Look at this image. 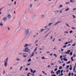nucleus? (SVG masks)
<instances>
[{
  "mask_svg": "<svg viewBox=\"0 0 76 76\" xmlns=\"http://www.w3.org/2000/svg\"><path fill=\"white\" fill-rule=\"evenodd\" d=\"M59 69H62V67H60Z\"/></svg>",
  "mask_w": 76,
  "mask_h": 76,
  "instance_id": "nucleus-47",
  "label": "nucleus"
},
{
  "mask_svg": "<svg viewBox=\"0 0 76 76\" xmlns=\"http://www.w3.org/2000/svg\"><path fill=\"white\" fill-rule=\"evenodd\" d=\"M23 56L24 57H26V55H23Z\"/></svg>",
  "mask_w": 76,
  "mask_h": 76,
  "instance_id": "nucleus-46",
  "label": "nucleus"
},
{
  "mask_svg": "<svg viewBox=\"0 0 76 76\" xmlns=\"http://www.w3.org/2000/svg\"><path fill=\"white\" fill-rule=\"evenodd\" d=\"M71 75H72V76H73V73H71Z\"/></svg>",
  "mask_w": 76,
  "mask_h": 76,
  "instance_id": "nucleus-60",
  "label": "nucleus"
},
{
  "mask_svg": "<svg viewBox=\"0 0 76 76\" xmlns=\"http://www.w3.org/2000/svg\"><path fill=\"white\" fill-rule=\"evenodd\" d=\"M30 7H32V4H30Z\"/></svg>",
  "mask_w": 76,
  "mask_h": 76,
  "instance_id": "nucleus-21",
  "label": "nucleus"
},
{
  "mask_svg": "<svg viewBox=\"0 0 76 76\" xmlns=\"http://www.w3.org/2000/svg\"><path fill=\"white\" fill-rule=\"evenodd\" d=\"M24 51L25 52H28L30 51V49H28V48L26 47L25 48V49H24Z\"/></svg>",
  "mask_w": 76,
  "mask_h": 76,
  "instance_id": "nucleus-1",
  "label": "nucleus"
},
{
  "mask_svg": "<svg viewBox=\"0 0 76 76\" xmlns=\"http://www.w3.org/2000/svg\"><path fill=\"white\" fill-rule=\"evenodd\" d=\"M7 17H5L3 19V20L4 21V22H6V21H7Z\"/></svg>",
  "mask_w": 76,
  "mask_h": 76,
  "instance_id": "nucleus-2",
  "label": "nucleus"
},
{
  "mask_svg": "<svg viewBox=\"0 0 76 76\" xmlns=\"http://www.w3.org/2000/svg\"><path fill=\"white\" fill-rule=\"evenodd\" d=\"M63 59L64 61H65V60H66V58H64Z\"/></svg>",
  "mask_w": 76,
  "mask_h": 76,
  "instance_id": "nucleus-49",
  "label": "nucleus"
},
{
  "mask_svg": "<svg viewBox=\"0 0 76 76\" xmlns=\"http://www.w3.org/2000/svg\"><path fill=\"white\" fill-rule=\"evenodd\" d=\"M69 8H67V9H66L65 10L66 12H67V11H68V10H69Z\"/></svg>",
  "mask_w": 76,
  "mask_h": 76,
  "instance_id": "nucleus-17",
  "label": "nucleus"
},
{
  "mask_svg": "<svg viewBox=\"0 0 76 76\" xmlns=\"http://www.w3.org/2000/svg\"><path fill=\"white\" fill-rule=\"evenodd\" d=\"M70 51H71L70 50H68L67 52H65V53L66 54H69V53L70 52Z\"/></svg>",
  "mask_w": 76,
  "mask_h": 76,
  "instance_id": "nucleus-4",
  "label": "nucleus"
},
{
  "mask_svg": "<svg viewBox=\"0 0 76 76\" xmlns=\"http://www.w3.org/2000/svg\"><path fill=\"white\" fill-rule=\"evenodd\" d=\"M52 76H55V74H54V75H52Z\"/></svg>",
  "mask_w": 76,
  "mask_h": 76,
  "instance_id": "nucleus-64",
  "label": "nucleus"
},
{
  "mask_svg": "<svg viewBox=\"0 0 76 76\" xmlns=\"http://www.w3.org/2000/svg\"><path fill=\"white\" fill-rule=\"evenodd\" d=\"M59 12L60 13H61L63 12V10H61L59 11Z\"/></svg>",
  "mask_w": 76,
  "mask_h": 76,
  "instance_id": "nucleus-14",
  "label": "nucleus"
},
{
  "mask_svg": "<svg viewBox=\"0 0 76 76\" xmlns=\"http://www.w3.org/2000/svg\"><path fill=\"white\" fill-rule=\"evenodd\" d=\"M37 47H36L34 49V51L35 52V51H37Z\"/></svg>",
  "mask_w": 76,
  "mask_h": 76,
  "instance_id": "nucleus-22",
  "label": "nucleus"
},
{
  "mask_svg": "<svg viewBox=\"0 0 76 76\" xmlns=\"http://www.w3.org/2000/svg\"><path fill=\"white\" fill-rule=\"evenodd\" d=\"M54 56H55V57H56V58L57 57V55H56V54H54Z\"/></svg>",
  "mask_w": 76,
  "mask_h": 76,
  "instance_id": "nucleus-27",
  "label": "nucleus"
},
{
  "mask_svg": "<svg viewBox=\"0 0 76 76\" xmlns=\"http://www.w3.org/2000/svg\"><path fill=\"white\" fill-rule=\"evenodd\" d=\"M8 58H9L7 57V58L4 61V63H7V61H8Z\"/></svg>",
  "mask_w": 76,
  "mask_h": 76,
  "instance_id": "nucleus-3",
  "label": "nucleus"
},
{
  "mask_svg": "<svg viewBox=\"0 0 76 76\" xmlns=\"http://www.w3.org/2000/svg\"><path fill=\"white\" fill-rule=\"evenodd\" d=\"M42 72L44 74H45V75H47V73H45V72H44L42 71Z\"/></svg>",
  "mask_w": 76,
  "mask_h": 76,
  "instance_id": "nucleus-19",
  "label": "nucleus"
},
{
  "mask_svg": "<svg viewBox=\"0 0 76 76\" xmlns=\"http://www.w3.org/2000/svg\"><path fill=\"white\" fill-rule=\"evenodd\" d=\"M16 1H15V2H14V4H15V5H16Z\"/></svg>",
  "mask_w": 76,
  "mask_h": 76,
  "instance_id": "nucleus-45",
  "label": "nucleus"
},
{
  "mask_svg": "<svg viewBox=\"0 0 76 76\" xmlns=\"http://www.w3.org/2000/svg\"><path fill=\"white\" fill-rule=\"evenodd\" d=\"M67 45H65L63 46V48H66V47Z\"/></svg>",
  "mask_w": 76,
  "mask_h": 76,
  "instance_id": "nucleus-38",
  "label": "nucleus"
},
{
  "mask_svg": "<svg viewBox=\"0 0 76 76\" xmlns=\"http://www.w3.org/2000/svg\"><path fill=\"white\" fill-rule=\"evenodd\" d=\"M3 26V23L2 22H1L0 23V26Z\"/></svg>",
  "mask_w": 76,
  "mask_h": 76,
  "instance_id": "nucleus-8",
  "label": "nucleus"
},
{
  "mask_svg": "<svg viewBox=\"0 0 76 76\" xmlns=\"http://www.w3.org/2000/svg\"><path fill=\"white\" fill-rule=\"evenodd\" d=\"M72 32H73V31L72 30H71L69 31V33H70V34H72Z\"/></svg>",
  "mask_w": 76,
  "mask_h": 76,
  "instance_id": "nucleus-26",
  "label": "nucleus"
},
{
  "mask_svg": "<svg viewBox=\"0 0 76 76\" xmlns=\"http://www.w3.org/2000/svg\"><path fill=\"white\" fill-rule=\"evenodd\" d=\"M25 70L26 71L28 70V68H26L25 69Z\"/></svg>",
  "mask_w": 76,
  "mask_h": 76,
  "instance_id": "nucleus-53",
  "label": "nucleus"
},
{
  "mask_svg": "<svg viewBox=\"0 0 76 76\" xmlns=\"http://www.w3.org/2000/svg\"><path fill=\"white\" fill-rule=\"evenodd\" d=\"M52 38H53V36H50V39H52Z\"/></svg>",
  "mask_w": 76,
  "mask_h": 76,
  "instance_id": "nucleus-43",
  "label": "nucleus"
},
{
  "mask_svg": "<svg viewBox=\"0 0 76 76\" xmlns=\"http://www.w3.org/2000/svg\"><path fill=\"white\" fill-rule=\"evenodd\" d=\"M63 7V5H60L59 6V7Z\"/></svg>",
  "mask_w": 76,
  "mask_h": 76,
  "instance_id": "nucleus-29",
  "label": "nucleus"
},
{
  "mask_svg": "<svg viewBox=\"0 0 76 76\" xmlns=\"http://www.w3.org/2000/svg\"><path fill=\"white\" fill-rule=\"evenodd\" d=\"M70 75H71V73H69V74H68V76H70Z\"/></svg>",
  "mask_w": 76,
  "mask_h": 76,
  "instance_id": "nucleus-35",
  "label": "nucleus"
},
{
  "mask_svg": "<svg viewBox=\"0 0 76 76\" xmlns=\"http://www.w3.org/2000/svg\"><path fill=\"white\" fill-rule=\"evenodd\" d=\"M65 61H67V58L65 60Z\"/></svg>",
  "mask_w": 76,
  "mask_h": 76,
  "instance_id": "nucleus-57",
  "label": "nucleus"
},
{
  "mask_svg": "<svg viewBox=\"0 0 76 76\" xmlns=\"http://www.w3.org/2000/svg\"><path fill=\"white\" fill-rule=\"evenodd\" d=\"M52 23H49L48 24V26H50V25H52Z\"/></svg>",
  "mask_w": 76,
  "mask_h": 76,
  "instance_id": "nucleus-28",
  "label": "nucleus"
},
{
  "mask_svg": "<svg viewBox=\"0 0 76 76\" xmlns=\"http://www.w3.org/2000/svg\"><path fill=\"white\" fill-rule=\"evenodd\" d=\"M75 45H76V44L75 43L74 44L72 45V46H75Z\"/></svg>",
  "mask_w": 76,
  "mask_h": 76,
  "instance_id": "nucleus-40",
  "label": "nucleus"
},
{
  "mask_svg": "<svg viewBox=\"0 0 76 76\" xmlns=\"http://www.w3.org/2000/svg\"><path fill=\"white\" fill-rule=\"evenodd\" d=\"M35 72H36V70H34V72H33V73H35Z\"/></svg>",
  "mask_w": 76,
  "mask_h": 76,
  "instance_id": "nucleus-33",
  "label": "nucleus"
},
{
  "mask_svg": "<svg viewBox=\"0 0 76 76\" xmlns=\"http://www.w3.org/2000/svg\"><path fill=\"white\" fill-rule=\"evenodd\" d=\"M72 29H75V28L74 27H73L72 28Z\"/></svg>",
  "mask_w": 76,
  "mask_h": 76,
  "instance_id": "nucleus-59",
  "label": "nucleus"
},
{
  "mask_svg": "<svg viewBox=\"0 0 76 76\" xmlns=\"http://www.w3.org/2000/svg\"><path fill=\"white\" fill-rule=\"evenodd\" d=\"M58 73H60V70H58Z\"/></svg>",
  "mask_w": 76,
  "mask_h": 76,
  "instance_id": "nucleus-56",
  "label": "nucleus"
},
{
  "mask_svg": "<svg viewBox=\"0 0 76 76\" xmlns=\"http://www.w3.org/2000/svg\"><path fill=\"white\" fill-rule=\"evenodd\" d=\"M66 25L67 26V27H68V28H70V26H69V25L68 24V23H66Z\"/></svg>",
  "mask_w": 76,
  "mask_h": 76,
  "instance_id": "nucleus-11",
  "label": "nucleus"
},
{
  "mask_svg": "<svg viewBox=\"0 0 76 76\" xmlns=\"http://www.w3.org/2000/svg\"><path fill=\"white\" fill-rule=\"evenodd\" d=\"M76 10V8H74L73 9V10Z\"/></svg>",
  "mask_w": 76,
  "mask_h": 76,
  "instance_id": "nucleus-50",
  "label": "nucleus"
},
{
  "mask_svg": "<svg viewBox=\"0 0 76 76\" xmlns=\"http://www.w3.org/2000/svg\"><path fill=\"white\" fill-rule=\"evenodd\" d=\"M70 61H69L67 62V64H70Z\"/></svg>",
  "mask_w": 76,
  "mask_h": 76,
  "instance_id": "nucleus-36",
  "label": "nucleus"
},
{
  "mask_svg": "<svg viewBox=\"0 0 76 76\" xmlns=\"http://www.w3.org/2000/svg\"><path fill=\"white\" fill-rule=\"evenodd\" d=\"M28 45L27 44H26L24 45V47H28Z\"/></svg>",
  "mask_w": 76,
  "mask_h": 76,
  "instance_id": "nucleus-13",
  "label": "nucleus"
},
{
  "mask_svg": "<svg viewBox=\"0 0 76 76\" xmlns=\"http://www.w3.org/2000/svg\"><path fill=\"white\" fill-rule=\"evenodd\" d=\"M72 16H73V18H76V17H75V15H73Z\"/></svg>",
  "mask_w": 76,
  "mask_h": 76,
  "instance_id": "nucleus-30",
  "label": "nucleus"
},
{
  "mask_svg": "<svg viewBox=\"0 0 76 76\" xmlns=\"http://www.w3.org/2000/svg\"><path fill=\"white\" fill-rule=\"evenodd\" d=\"M51 73H54V72H53V71H51Z\"/></svg>",
  "mask_w": 76,
  "mask_h": 76,
  "instance_id": "nucleus-37",
  "label": "nucleus"
},
{
  "mask_svg": "<svg viewBox=\"0 0 76 76\" xmlns=\"http://www.w3.org/2000/svg\"><path fill=\"white\" fill-rule=\"evenodd\" d=\"M70 2H75V0H70Z\"/></svg>",
  "mask_w": 76,
  "mask_h": 76,
  "instance_id": "nucleus-12",
  "label": "nucleus"
},
{
  "mask_svg": "<svg viewBox=\"0 0 76 76\" xmlns=\"http://www.w3.org/2000/svg\"><path fill=\"white\" fill-rule=\"evenodd\" d=\"M58 62H59L60 64H61V61H58Z\"/></svg>",
  "mask_w": 76,
  "mask_h": 76,
  "instance_id": "nucleus-61",
  "label": "nucleus"
},
{
  "mask_svg": "<svg viewBox=\"0 0 76 76\" xmlns=\"http://www.w3.org/2000/svg\"><path fill=\"white\" fill-rule=\"evenodd\" d=\"M39 50H42V48H40V49H39Z\"/></svg>",
  "mask_w": 76,
  "mask_h": 76,
  "instance_id": "nucleus-62",
  "label": "nucleus"
},
{
  "mask_svg": "<svg viewBox=\"0 0 76 76\" xmlns=\"http://www.w3.org/2000/svg\"><path fill=\"white\" fill-rule=\"evenodd\" d=\"M57 68H56L54 70V71H57Z\"/></svg>",
  "mask_w": 76,
  "mask_h": 76,
  "instance_id": "nucleus-41",
  "label": "nucleus"
},
{
  "mask_svg": "<svg viewBox=\"0 0 76 76\" xmlns=\"http://www.w3.org/2000/svg\"><path fill=\"white\" fill-rule=\"evenodd\" d=\"M22 67H21V68H20V70H22Z\"/></svg>",
  "mask_w": 76,
  "mask_h": 76,
  "instance_id": "nucleus-58",
  "label": "nucleus"
},
{
  "mask_svg": "<svg viewBox=\"0 0 76 76\" xmlns=\"http://www.w3.org/2000/svg\"><path fill=\"white\" fill-rule=\"evenodd\" d=\"M54 64V63H52V64H51V65H53Z\"/></svg>",
  "mask_w": 76,
  "mask_h": 76,
  "instance_id": "nucleus-63",
  "label": "nucleus"
},
{
  "mask_svg": "<svg viewBox=\"0 0 76 76\" xmlns=\"http://www.w3.org/2000/svg\"><path fill=\"white\" fill-rule=\"evenodd\" d=\"M29 74L31 75L32 76H34V74H31V73H30V72H29L28 74L27 75V76H29Z\"/></svg>",
  "mask_w": 76,
  "mask_h": 76,
  "instance_id": "nucleus-10",
  "label": "nucleus"
},
{
  "mask_svg": "<svg viewBox=\"0 0 76 76\" xmlns=\"http://www.w3.org/2000/svg\"><path fill=\"white\" fill-rule=\"evenodd\" d=\"M31 72L32 73H33V70L32 69H31Z\"/></svg>",
  "mask_w": 76,
  "mask_h": 76,
  "instance_id": "nucleus-39",
  "label": "nucleus"
},
{
  "mask_svg": "<svg viewBox=\"0 0 76 76\" xmlns=\"http://www.w3.org/2000/svg\"><path fill=\"white\" fill-rule=\"evenodd\" d=\"M69 3H70V2H66V4H69Z\"/></svg>",
  "mask_w": 76,
  "mask_h": 76,
  "instance_id": "nucleus-42",
  "label": "nucleus"
},
{
  "mask_svg": "<svg viewBox=\"0 0 76 76\" xmlns=\"http://www.w3.org/2000/svg\"><path fill=\"white\" fill-rule=\"evenodd\" d=\"M45 16V15L43 14H42V15H41V16H42V18H44Z\"/></svg>",
  "mask_w": 76,
  "mask_h": 76,
  "instance_id": "nucleus-15",
  "label": "nucleus"
},
{
  "mask_svg": "<svg viewBox=\"0 0 76 76\" xmlns=\"http://www.w3.org/2000/svg\"><path fill=\"white\" fill-rule=\"evenodd\" d=\"M75 67H74V68H73V70H74V71L75 72Z\"/></svg>",
  "mask_w": 76,
  "mask_h": 76,
  "instance_id": "nucleus-31",
  "label": "nucleus"
},
{
  "mask_svg": "<svg viewBox=\"0 0 76 76\" xmlns=\"http://www.w3.org/2000/svg\"><path fill=\"white\" fill-rule=\"evenodd\" d=\"M7 18L8 19H10L11 18V15L10 14H8L7 15Z\"/></svg>",
  "mask_w": 76,
  "mask_h": 76,
  "instance_id": "nucleus-6",
  "label": "nucleus"
},
{
  "mask_svg": "<svg viewBox=\"0 0 76 76\" xmlns=\"http://www.w3.org/2000/svg\"><path fill=\"white\" fill-rule=\"evenodd\" d=\"M64 33L66 34H68V31H65Z\"/></svg>",
  "mask_w": 76,
  "mask_h": 76,
  "instance_id": "nucleus-18",
  "label": "nucleus"
},
{
  "mask_svg": "<svg viewBox=\"0 0 76 76\" xmlns=\"http://www.w3.org/2000/svg\"><path fill=\"white\" fill-rule=\"evenodd\" d=\"M48 35H49V34H47V35H46V36H45V37H47V36H48Z\"/></svg>",
  "mask_w": 76,
  "mask_h": 76,
  "instance_id": "nucleus-52",
  "label": "nucleus"
},
{
  "mask_svg": "<svg viewBox=\"0 0 76 76\" xmlns=\"http://www.w3.org/2000/svg\"><path fill=\"white\" fill-rule=\"evenodd\" d=\"M73 56L74 57H76V55H75V54H74Z\"/></svg>",
  "mask_w": 76,
  "mask_h": 76,
  "instance_id": "nucleus-55",
  "label": "nucleus"
},
{
  "mask_svg": "<svg viewBox=\"0 0 76 76\" xmlns=\"http://www.w3.org/2000/svg\"><path fill=\"white\" fill-rule=\"evenodd\" d=\"M16 60H17L18 61H20V59L19 58H17L16 59Z\"/></svg>",
  "mask_w": 76,
  "mask_h": 76,
  "instance_id": "nucleus-20",
  "label": "nucleus"
},
{
  "mask_svg": "<svg viewBox=\"0 0 76 76\" xmlns=\"http://www.w3.org/2000/svg\"><path fill=\"white\" fill-rule=\"evenodd\" d=\"M7 65V63H5L4 64V66L5 67H6Z\"/></svg>",
  "mask_w": 76,
  "mask_h": 76,
  "instance_id": "nucleus-16",
  "label": "nucleus"
},
{
  "mask_svg": "<svg viewBox=\"0 0 76 76\" xmlns=\"http://www.w3.org/2000/svg\"><path fill=\"white\" fill-rule=\"evenodd\" d=\"M31 61V58H29L28 61L29 62V61Z\"/></svg>",
  "mask_w": 76,
  "mask_h": 76,
  "instance_id": "nucleus-23",
  "label": "nucleus"
},
{
  "mask_svg": "<svg viewBox=\"0 0 76 76\" xmlns=\"http://www.w3.org/2000/svg\"><path fill=\"white\" fill-rule=\"evenodd\" d=\"M69 70H72V67H70L69 68Z\"/></svg>",
  "mask_w": 76,
  "mask_h": 76,
  "instance_id": "nucleus-34",
  "label": "nucleus"
},
{
  "mask_svg": "<svg viewBox=\"0 0 76 76\" xmlns=\"http://www.w3.org/2000/svg\"><path fill=\"white\" fill-rule=\"evenodd\" d=\"M35 52H33L32 54L31 55L30 57L31 58V57H33V56H34V54H35Z\"/></svg>",
  "mask_w": 76,
  "mask_h": 76,
  "instance_id": "nucleus-5",
  "label": "nucleus"
},
{
  "mask_svg": "<svg viewBox=\"0 0 76 76\" xmlns=\"http://www.w3.org/2000/svg\"><path fill=\"white\" fill-rule=\"evenodd\" d=\"M70 56H72V54H73V53H72V52H71L70 53Z\"/></svg>",
  "mask_w": 76,
  "mask_h": 76,
  "instance_id": "nucleus-25",
  "label": "nucleus"
},
{
  "mask_svg": "<svg viewBox=\"0 0 76 76\" xmlns=\"http://www.w3.org/2000/svg\"><path fill=\"white\" fill-rule=\"evenodd\" d=\"M65 65H66V64H64L63 65V66H65Z\"/></svg>",
  "mask_w": 76,
  "mask_h": 76,
  "instance_id": "nucleus-48",
  "label": "nucleus"
},
{
  "mask_svg": "<svg viewBox=\"0 0 76 76\" xmlns=\"http://www.w3.org/2000/svg\"><path fill=\"white\" fill-rule=\"evenodd\" d=\"M26 33L27 34H29V29H27L26 30Z\"/></svg>",
  "mask_w": 76,
  "mask_h": 76,
  "instance_id": "nucleus-7",
  "label": "nucleus"
},
{
  "mask_svg": "<svg viewBox=\"0 0 76 76\" xmlns=\"http://www.w3.org/2000/svg\"><path fill=\"white\" fill-rule=\"evenodd\" d=\"M73 56L71 57V60H72V61H74V60H73Z\"/></svg>",
  "mask_w": 76,
  "mask_h": 76,
  "instance_id": "nucleus-24",
  "label": "nucleus"
},
{
  "mask_svg": "<svg viewBox=\"0 0 76 76\" xmlns=\"http://www.w3.org/2000/svg\"><path fill=\"white\" fill-rule=\"evenodd\" d=\"M63 70H62L61 71V73H63Z\"/></svg>",
  "mask_w": 76,
  "mask_h": 76,
  "instance_id": "nucleus-44",
  "label": "nucleus"
},
{
  "mask_svg": "<svg viewBox=\"0 0 76 76\" xmlns=\"http://www.w3.org/2000/svg\"><path fill=\"white\" fill-rule=\"evenodd\" d=\"M60 22H60V21H59V22H57V23H56L54 25V26H56V25H57V24H58V23H60Z\"/></svg>",
  "mask_w": 76,
  "mask_h": 76,
  "instance_id": "nucleus-9",
  "label": "nucleus"
},
{
  "mask_svg": "<svg viewBox=\"0 0 76 76\" xmlns=\"http://www.w3.org/2000/svg\"><path fill=\"white\" fill-rule=\"evenodd\" d=\"M68 44V42H66L65 43V45H67Z\"/></svg>",
  "mask_w": 76,
  "mask_h": 76,
  "instance_id": "nucleus-54",
  "label": "nucleus"
},
{
  "mask_svg": "<svg viewBox=\"0 0 76 76\" xmlns=\"http://www.w3.org/2000/svg\"><path fill=\"white\" fill-rule=\"evenodd\" d=\"M43 30H44V29H41V32H42V31H43Z\"/></svg>",
  "mask_w": 76,
  "mask_h": 76,
  "instance_id": "nucleus-32",
  "label": "nucleus"
},
{
  "mask_svg": "<svg viewBox=\"0 0 76 76\" xmlns=\"http://www.w3.org/2000/svg\"><path fill=\"white\" fill-rule=\"evenodd\" d=\"M63 58V56H60V58Z\"/></svg>",
  "mask_w": 76,
  "mask_h": 76,
  "instance_id": "nucleus-51",
  "label": "nucleus"
}]
</instances>
